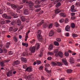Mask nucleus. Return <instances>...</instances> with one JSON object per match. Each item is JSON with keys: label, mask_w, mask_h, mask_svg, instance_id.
<instances>
[{"label": "nucleus", "mask_w": 80, "mask_h": 80, "mask_svg": "<svg viewBox=\"0 0 80 80\" xmlns=\"http://www.w3.org/2000/svg\"><path fill=\"white\" fill-rule=\"evenodd\" d=\"M38 35L37 36L38 40L39 42H43V38L42 36L41 35V30H38Z\"/></svg>", "instance_id": "1"}, {"label": "nucleus", "mask_w": 80, "mask_h": 80, "mask_svg": "<svg viewBox=\"0 0 80 80\" xmlns=\"http://www.w3.org/2000/svg\"><path fill=\"white\" fill-rule=\"evenodd\" d=\"M32 47V46H31L29 50L32 53H35V50H36V48L35 46H33Z\"/></svg>", "instance_id": "2"}, {"label": "nucleus", "mask_w": 80, "mask_h": 80, "mask_svg": "<svg viewBox=\"0 0 80 80\" xmlns=\"http://www.w3.org/2000/svg\"><path fill=\"white\" fill-rule=\"evenodd\" d=\"M59 15L61 17H63V18H65V17H67V14L65 12L61 13L59 14Z\"/></svg>", "instance_id": "3"}, {"label": "nucleus", "mask_w": 80, "mask_h": 80, "mask_svg": "<svg viewBox=\"0 0 80 80\" xmlns=\"http://www.w3.org/2000/svg\"><path fill=\"white\" fill-rule=\"evenodd\" d=\"M27 71H28V72H32V68L30 67H29L26 69L25 72H27Z\"/></svg>", "instance_id": "4"}, {"label": "nucleus", "mask_w": 80, "mask_h": 80, "mask_svg": "<svg viewBox=\"0 0 80 80\" xmlns=\"http://www.w3.org/2000/svg\"><path fill=\"white\" fill-rule=\"evenodd\" d=\"M65 30L67 32H70V26L67 25L65 28Z\"/></svg>", "instance_id": "5"}, {"label": "nucleus", "mask_w": 80, "mask_h": 80, "mask_svg": "<svg viewBox=\"0 0 80 80\" xmlns=\"http://www.w3.org/2000/svg\"><path fill=\"white\" fill-rule=\"evenodd\" d=\"M58 51H59V50L58 49H56L54 50V53H55V56L56 57H58Z\"/></svg>", "instance_id": "6"}, {"label": "nucleus", "mask_w": 80, "mask_h": 80, "mask_svg": "<svg viewBox=\"0 0 80 80\" xmlns=\"http://www.w3.org/2000/svg\"><path fill=\"white\" fill-rule=\"evenodd\" d=\"M59 56L61 58H63V53L61 51H59L58 52V57Z\"/></svg>", "instance_id": "7"}, {"label": "nucleus", "mask_w": 80, "mask_h": 80, "mask_svg": "<svg viewBox=\"0 0 80 80\" xmlns=\"http://www.w3.org/2000/svg\"><path fill=\"white\" fill-rule=\"evenodd\" d=\"M7 77H12L13 76V74L12 72L11 71H8L7 73Z\"/></svg>", "instance_id": "8"}, {"label": "nucleus", "mask_w": 80, "mask_h": 80, "mask_svg": "<svg viewBox=\"0 0 80 80\" xmlns=\"http://www.w3.org/2000/svg\"><path fill=\"white\" fill-rule=\"evenodd\" d=\"M42 21H43L42 22ZM44 20H42L41 21V22H40L39 23H38L37 25V27H40V26H41V25H42L43 24V23H44Z\"/></svg>", "instance_id": "9"}, {"label": "nucleus", "mask_w": 80, "mask_h": 80, "mask_svg": "<svg viewBox=\"0 0 80 80\" xmlns=\"http://www.w3.org/2000/svg\"><path fill=\"white\" fill-rule=\"evenodd\" d=\"M62 62L65 65H66V66H67L68 65V62L65 59H62Z\"/></svg>", "instance_id": "10"}, {"label": "nucleus", "mask_w": 80, "mask_h": 80, "mask_svg": "<svg viewBox=\"0 0 80 80\" xmlns=\"http://www.w3.org/2000/svg\"><path fill=\"white\" fill-rule=\"evenodd\" d=\"M56 62L57 63V66H58V67H62V65H63L62 63L57 61H56Z\"/></svg>", "instance_id": "11"}, {"label": "nucleus", "mask_w": 80, "mask_h": 80, "mask_svg": "<svg viewBox=\"0 0 80 80\" xmlns=\"http://www.w3.org/2000/svg\"><path fill=\"white\" fill-rule=\"evenodd\" d=\"M20 61L18 60H17L15 61L14 63H13L12 65L13 66H15V65H18V64H20Z\"/></svg>", "instance_id": "12"}, {"label": "nucleus", "mask_w": 80, "mask_h": 80, "mask_svg": "<svg viewBox=\"0 0 80 80\" xmlns=\"http://www.w3.org/2000/svg\"><path fill=\"white\" fill-rule=\"evenodd\" d=\"M21 61H22V62H23L24 63H27V59L23 57H21Z\"/></svg>", "instance_id": "13"}, {"label": "nucleus", "mask_w": 80, "mask_h": 80, "mask_svg": "<svg viewBox=\"0 0 80 80\" xmlns=\"http://www.w3.org/2000/svg\"><path fill=\"white\" fill-rule=\"evenodd\" d=\"M70 62L71 64L74 63V59L73 58H71L70 59Z\"/></svg>", "instance_id": "14"}, {"label": "nucleus", "mask_w": 80, "mask_h": 80, "mask_svg": "<svg viewBox=\"0 0 80 80\" xmlns=\"http://www.w3.org/2000/svg\"><path fill=\"white\" fill-rule=\"evenodd\" d=\"M28 5H29V7H30V8H32V7L33 6L34 4H33V2L31 1L29 2Z\"/></svg>", "instance_id": "15"}, {"label": "nucleus", "mask_w": 80, "mask_h": 80, "mask_svg": "<svg viewBox=\"0 0 80 80\" xmlns=\"http://www.w3.org/2000/svg\"><path fill=\"white\" fill-rule=\"evenodd\" d=\"M22 24V22L20 21V20H17V25L18 26H20Z\"/></svg>", "instance_id": "16"}, {"label": "nucleus", "mask_w": 80, "mask_h": 80, "mask_svg": "<svg viewBox=\"0 0 80 80\" xmlns=\"http://www.w3.org/2000/svg\"><path fill=\"white\" fill-rule=\"evenodd\" d=\"M53 35H54V32H53V31L52 30L50 32L49 34V37H52Z\"/></svg>", "instance_id": "17"}, {"label": "nucleus", "mask_w": 80, "mask_h": 80, "mask_svg": "<svg viewBox=\"0 0 80 80\" xmlns=\"http://www.w3.org/2000/svg\"><path fill=\"white\" fill-rule=\"evenodd\" d=\"M12 8L14 9V8H18V6L17 5H16L15 4H12L11 5V6Z\"/></svg>", "instance_id": "18"}, {"label": "nucleus", "mask_w": 80, "mask_h": 80, "mask_svg": "<svg viewBox=\"0 0 80 80\" xmlns=\"http://www.w3.org/2000/svg\"><path fill=\"white\" fill-rule=\"evenodd\" d=\"M48 27V25L47 23H45L42 25V27L43 28H47Z\"/></svg>", "instance_id": "19"}, {"label": "nucleus", "mask_w": 80, "mask_h": 80, "mask_svg": "<svg viewBox=\"0 0 80 80\" xmlns=\"http://www.w3.org/2000/svg\"><path fill=\"white\" fill-rule=\"evenodd\" d=\"M62 4L60 2H58L56 5V8H58L59 7L61 6Z\"/></svg>", "instance_id": "20"}, {"label": "nucleus", "mask_w": 80, "mask_h": 80, "mask_svg": "<svg viewBox=\"0 0 80 80\" xmlns=\"http://www.w3.org/2000/svg\"><path fill=\"white\" fill-rule=\"evenodd\" d=\"M53 46L52 44H50L49 45V48H48L49 50H52V49H53Z\"/></svg>", "instance_id": "21"}, {"label": "nucleus", "mask_w": 80, "mask_h": 80, "mask_svg": "<svg viewBox=\"0 0 80 80\" xmlns=\"http://www.w3.org/2000/svg\"><path fill=\"white\" fill-rule=\"evenodd\" d=\"M10 44L11 43L10 42H7L6 45V47L7 48H9V47H10Z\"/></svg>", "instance_id": "22"}, {"label": "nucleus", "mask_w": 80, "mask_h": 80, "mask_svg": "<svg viewBox=\"0 0 80 80\" xmlns=\"http://www.w3.org/2000/svg\"><path fill=\"white\" fill-rule=\"evenodd\" d=\"M22 44L23 46H25L26 47H28V43H24V42H23Z\"/></svg>", "instance_id": "23"}, {"label": "nucleus", "mask_w": 80, "mask_h": 80, "mask_svg": "<svg viewBox=\"0 0 80 80\" xmlns=\"http://www.w3.org/2000/svg\"><path fill=\"white\" fill-rule=\"evenodd\" d=\"M58 10H59V9H56L55 12V14H58V13H59L60 12H61V11H58Z\"/></svg>", "instance_id": "24"}, {"label": "nucleus", "mask_w": 80, "mask_h": 80, "mask_svg": "<svg viewBox=\"0 0 80 80\" xmlns=\"http://www.w3.org/2000/svg\"><path fill=\"white\" fill-rule=\"evenodd\" d=\"M13 39L15 42H18V39H17V38L16 36H14Z\"/></svg>", "instance_id": "25"}, {"label": "nucleus", "mask_w": 80, "mask_h": 80, "mask_svg": "<svg viewBox=\"0 0 80 80\" xmlns=\"http://www.w3.org/2000/svg\"><path fill=\"white\" fill-rule=\"evenodd\" d=\"M54 44L55 46H59V43L57 41L54 42Z\"/></svg>", "instance_id": "26"}, {"label": "nucleus", "mask_w": 80, "mask_h": 80, "mask_svg": "<svg viewBox=\"0 0 80 80\" xmlns=\"http://www.w3.org/2000/svg\"><path fill=\"white\" fill-rule=\"evenodd\" d=\"M25 17L24 16H22L21 17V21L23 22H25Z\"/></svg>", "instance_id": "27"}, {"label": "nucleus", "mask_w": 80, "mask_h": 80, "mask_svg": "<svg viewBox=\"0 0 80 80\" xmlns=\"http://www.w3.org/2000/svg\"><path fill=\"white\" fill-rule=\"evenodd\" d=\"M24 13L25 15H28L29 12L28 10L25 9L24 11Z\"/></svg>", "instance_id": "28"}, {"label": "nucleus", "mask_w": 80, "mask_h": 80, "mask_svg": "<svg viewBox=\"0 0 80 80\" xmlns=\"http://www.w3.org/2000/svg\"><path fill=\"white\" fill-rule=\"evenodd\" d=\"M71 26L72 28H75V24L74 23H72L71 24Z\"/></svg>", "instance_id": "29"}, {"label": "nucleus", "mask_w": 80, "mask_h": 80, "mask_svg": "<svg viewBox=\"0 0 80 80\" xmlns=\"http://www.w3.org/2000/svg\"><path fill=\"white\" fill-rule=\"evenodd\" d=\"M51 64L52 66H57V63H56V62H52Z\"/></svg>", "instance_id": "30"}, {"label": "nucleus", "mask_w": 80, "mask_h": 80, "mask_svg": "<svg viewBox=\"0 0 80 80\" xmlns=\"http://www.w3.org/2000/svg\"><path fill=\"white\" fill-rule=\"evenodd\" d=\"M43 51L41 50L40 51V53L39 54V56L40 57H42L43 55Z\"/></svg>", "instance_id": "31"}, {"label": "nucleus", "mask_w": 80, "mask_h": 80, "mask_svg": "<svg viewBox=\"0 0 80 80\" xmlns=\"http://www.w3.org/2000/svg\"><path fill=\"white\" fill-rule=\"evenodd\" d=\"M67 72L68 73H71L72 72H73V71H72V70L71 69H68L67 70Z\"/></svg>", "instance_id": "32"}, {"label": "nucleus", "mask_w": 80, "mask_h": 80, "mask_svg": "<svg viewBox=\"0 0 80 80\" xmlns=\"http://www.w3.org/2000/svg\"><path fill=\"white\" fill-rule=\"evenodd\" d=\"M35 2V3L37 5H39V4H40V1L37 0Z\"/></svg>", "instance_id": "33"}, {"label": "nucleus", "mask_w": 80, "mask_h": 80, "mask_svg": "<svg viewBox=\"0 0 80 80\" xmlns=\"http://www.w3.org/2000/svg\"><path fill=\"white\" fill-rule=\"evenodd\" d=\"M2 16L4 18H5L6 19L8 16L7 14H2Z\"/></svg>", "instance_id": "34"}, {"label": "nucleus", "mask_w": 80, "mask_h": 80, "mask_svg": "<svg viewBox=\"0 0 80 80\" xmlns=\"http://www.w3.org/2000/svg\"><path fill=\"white\" fill-rule=\"evenodd\" d=\"M64 55L65 57H68L69 56V53L68 52H65L64 53Z\"/></svg>", "instance_id": "35"}, {"label": "nucleus", "mask_w": 80, "mask_h": 80, "mask_svg": "<svg viewBox=\"0 0 80 80\" xmlns=\"http://www.w3.org/2000/svg\"><path fill=\"white\" fill-rule=\"evenodd\" d=\"M48 54H49V55H54V53L53 52H48Z\"/></svg>", "instance_id": "36"}, {"label": "nucleus", "mask_w": 80, "mask_h": 80, "mask_svg": "<svg viewBox=\"0 0 80 80\" xmlns=\"http://www.w3.org/2000/svg\"><path fill=\"white\" fill-rule=\"evenodd\" d=\"M55 26L56 27H59V26L60 25H59V24H58L57 22H55Z\"/></svg>", "instance_id": "37"}, {"label": "nucleus", "mask_w": 80, "mask_h": 80, "mask_svg": "<svg viewBox=\"0 0 80 80\" xmlns=\"http://www.w3.org/2000/svg\"><path fill=\"white\" fill-rule=\"evenodd\" d=\"M53 23L50 24L48 28H52V27H53Z\"/></svg>", "instance_id": "38"}, {"label": "nucleus", "mask_w": 80, "mask_h": 80, "mask_svg": "<svg viewBox=\"0 0 80 80\" xmlns=\"http://www.w3.org/2000/svg\"><path fill=\"white\" fill-rule=\"evenodd\" d=\"M0 65L1 67H3L5 66V64H4V63L3 62H1L0 63Z\"/></svg>", "instance_id": "39"}, {"label": "nucleus", "mask_w": 80, "mask_h": 80, "mask_svg": "<svg viewBox=\"0 0 80 80\" xmlns=\"http://www.w3.org/2000/svg\"><path fill=\"white\" fill-rule=\"evenodd\" d=\"M72 37L73 38H75V37H78V35L76 34H73L72 35Z\"/></svg>", "instance_id": "40"}, {"label": "nucleus", "mask_w": 80, "mask_h": 80, "mask_svg": "<svg viewBox=\"0 0 80 80\" xmlns=\"http://www.w3.org/2000/svg\"><path fill=\"white\" fill-rule=\"evenodd\" d=\"M5 22L4 20L0 22V24L1 25H3L4 24H5Z\"/></svg>", "instance_id": "41"}, {"label": "nucleus", "mask_w": 80, "mask_h": 80, "mask_svg": "<svg viewBox=\"0 0 80 80\" xmlns=\"http://www.w3.org/2000/svg\"><path fill=\"white\" fill-rule=\"evenodd\" d=\"M68 22H69V19L68 18H67L65 20V23H68Z\"/></svg>", "instance_id": "42"}, {"label": "nucleus", "mask_w": 80, "mask_h": 80, "mask_svg": "<svg viewBox=\"0 0 80 80\" xmlns=\"http://www.w3.org/2000/svg\"><path fill=\"white\" fill-rule=\"evenodd\" d=\"M44 65L46 67H50V64L48 63L45 64H44Z\"/></svg>", "instance_id": "43"}, {"label": "nucleus", "mask_w": 80, "mask_h": 80, "mask_svg": "<svg viewBox=\"0 0 80 80\" xmlns=\"http://www.w3.org/2000/svg\"><path fill=\"white\" fill-rule=\"evenodd\" d=\"M65 36L66 37H69L70 36V34L68 32H67L65 34Z\"/></svg>", "instance_id": "44"}, {"label": "nucleus", "mask_w": 80, "mask_h": 80, "mask_svg": "<svg viewBox=\"0 0 80 80\" xmlns=\"http://www.w3.org/2000/svg\"><path fill=\"white\" fill-rule=\"evenodd\" d=\"M37 65H40V64H41V63L42 62H41V61H37Z\"/></svg>", "instance_id": "45"}, {"label": "nucleus", "mask_w": 80, "mask_h": 80, "mask_svg": "<svg viewBox=\"0 0 80 80\" xmlns=\"http://www.w3.org/2000/svg\"><path fill=\"white\" fill-rule=\"evenodd\" d=\"M63 22H64V20L63 19H61L59 20V22H60V23H63Z\"/></svg>", "instance_id": "46"}, {"label": "nucleus", "mask_w": 80, "mask_h": 80, "mask_svg": "<svg viewBox=\"0 0 80 80\" xmlns=\"http://www.w3.org/2000/svg\"><path fill=\"white\" fill-rule=\"evenodd\" d=\"M12 19V17L9 16H7V18H6V19H8V20H10V19Z\"/></svg>", "instance_id": "47"}, {"label": "nucleus", "mask_w": 80, "mask_h": 80, "mask_svg": "<svg viewBox=\"0 0 80 80\" xmlns=\"http://www.w3.org/2000/svg\"><path fill=\"white\" fill-rule=\"evenodd\" d=\"M41 10V8H39V9H36L35 10V12H38Z\"/></svg>", "instance_id": "48"}, {"label": "nucleus", "mask_w": 80, "mask_h": 80, "mask_svg": "<svg viewBox=\"0 0 80 80\" xmlns=\"http://www.w3.org/2000/svg\"><path fill=\"white\" fill-rule=\"evenodd\" d=\"M13 17H14V18H18V16L17 14H14L13 15Z\"/></svg>", "instance_id": "49"}, {"label": "nucleus", "mask_w": 80, "mask_h": 80, "mask_svg": "<svg viewBox=\"0 0 80 80\" xmlns=\"http://www.w3.org/2000/svg\"><path fill=\"white\" fill-rule=\"evenodd\" d=\"M40 44H39L38 45L36 48V50H38L39 48H40Z\"/></svg>", "instance_id": "50"}, {"label": "nucleus", "mask_w": 80, "mask_h": 80, "mask_svg": "<svg viewBox=\"0 0 80 80\" xmlns=\"http://www.w3.org/2000/svg\"><path fill=\"white\" fill-rule=\"evenodd\" d=\"M3 53V49L0 48V53Z\"/></svg>", "instance_id": "51"}, {"label": "nucleus", "mask_w": 80, "mask_h": 80, "mask_svg": "<svg viewBox=\"0 0 80 80\" xmlns=\"http://www.w3.org/2000/svg\"><path fill=\"white\" fill-rule=\"evenodd\" d=\"M15 24H16V23L14 21H12L11 23V25H15Z\"/></svg>", "instance_id": "52"}, {"label": "nucleus", "mask_w": 80, "mask_h": 80, "mask_svg": "<svg viewBox=\"0 0 80 80\" xmlns=\"http://www.w3.org/2000/svg\"><path fill=\"white\" fill-rule=\"evenodd\" d=\"M18 8L19 10H20V9H21V8H23V5H21L19 7H18Z\"/></svg>", "instance_id": "53"}, {"label": "nucleus", "mask_w": 80, "mask_h": 80, "mask_svg": "<svg viewBox=\"0 0 80 80\" xmlns=\"http://www.w3.org/2000/svg\"><path fill=\"white\" fill-rule=\"evenodd\" d=\"M75 8V6L74 5H72L71 7V10H73Z\"/></svg>", "instance_id": "54"}, {"label": "nucleus", "mask_w": 80, "mask_h": 80, "mask_svg": "<svg viewBox=\"0 0 80 80\" xmlns=\"http://www.w3.org/2000/svg\"><path fill=\"white\" fill-rule=\"evenodd\" d=\"M10 60L9 59L7 60H5L4 61V63H8V62H10Z\"/></svg>", "instance_id": "55"}, {"label": "nucleus", "mask_w": 80, "mask_h": 80, "mask_svg": "<svg viewBox=\"0 0 80 80\" xmlns=\"http://www.w3.org/2000/svg\"><path fill=\"white\" fill-rule=\"evenodd\" d=\"M27 66H26V65H25L23 66V68L24 69H27Z\"/></svg>", "instance_id": "56"}, {"label": "nucleus", "mask_w": 80, "mask_h": 80, "mask_svg": "<svg viewBox=\"0 0 80 80\" xmlns=\"http://www.w3.org/2000/svg\"><path fill=\"white\" fill-rule=\"evenodd\" d=\"M40 5H36L34 6L35 8H40Z\"/></svg>", "instance_id": "57"}, {"label": "nucleus", "mask_w": 80, "mask_h": 80, "mask_svg": "<svg viewBox=\"0 0 80 80\" xmlns=\"http://www.w3.org/2000/svg\"><path fill=\"white\" fill-rule=\"evenodd\" d=\"M71 18L72 19V20H75L76 19V17L75 16H73Z\"/></svg>", "instance_id": "58"}, {"label": "nucleus", "mask_w": 80, "mask_h": 80, "mask_svg": "<svg viewBox=\"0 0 80 80\" xmlns=\"http://www.w3.org/2000/svg\"><path fill=\"white\" fill-rule=\"evenodd\" d=\"M25 55H26V52H24L22 53V56H23V57H25Z\"/></svg>", "instance_id": "59"}, {"label": "nucleus", "mask_w": 80, "mask_h": 80, "mask_svg": "<svg viewBox=\"0 0 80 80\" xmlns=\"http://www.w3.org/2000/svg\"><path fill=\"white\" fill-rule=\"evenodd\" d=\"M3 51L4 53H7V49H4Z\"/></svg>", "instance_id": "60"}, {"label": "nucleus", "mask_w": 80, "mask_h": 80, "mask_svg": "<svg viewBox=\"0 0 80 80\" xmlns=\"http://www.w3.org/2000/svg\"><path fill=\"white\" fill-rule=\"evenodd\" d=\"M8 53L10 55H13V52H12V51L9 52Z\"/></svg>", "instance_id": "61"}, {"label": "nucleus", "mask_w": 80, "mask_h": 80, "mask_svg": "<svg viewBox=\"0 0 80 80\" xmlns=\"http://www.w3.org/2000/svg\"><path fill=\"white\" fill-rule=\"evenodd\" d=\"M62 32V31L59 28L58 29L57 32H58V33H60V32Z\"/></svg>", "instance_id": "62"}, {"label": "nucleus", "mask_w": 80, "mask_h": 80, "mask_svg": "<svg viewBox=\"0 0 80 80\" xmlns=\"http://www.w3.org/2000/svg\"><path fill=\"white\" fill-rule=\"evenodd\" d=\"M56 40L58 41V42H61V39L58 38L56 39Z\"/></svg>", "instance_id": "63"}, {"label": "nucleus", "mask_w": 80, "mask_h": 80, "mask_svg": "<svg viewBox=\"0 0 80 80\" xmlns=\"http://www.w3.org/2000/svg\"><path fill=\"white\" fill-rule=\"evenodd\" d=\"M41 78L42 80H46L45 78L44 77H43V76H41Z\"/></svg>", "instance_id": "64"}]
</instances>
